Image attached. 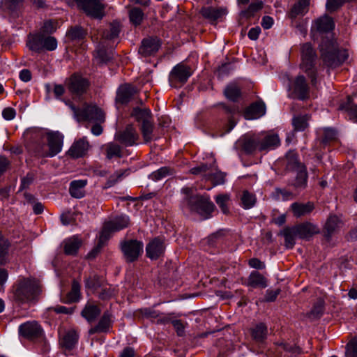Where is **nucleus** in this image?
<instances>
[{"label":"nucleus","mask_w":357,"mask_h":357,"mask_svg":"<svg viewBox=\"0 0 357 357\" xmlns=\"http://www.w3.org/2000/svg\"><path fill=\"white\" fill-rule=\"evenodd\" d=\"M335 24L333 18L324 15L318 18L312 26L311 31H314L319 33H326L323 37L319 45L321 59L325 66L329 68H336L342 65L349 57L347 51L339 49L337 43L334 40L330 31L334 29Z\"/></svg>","instance_id":"f257e3e1"},{"label":"nucleus","mask_w":357,"mask_h":357,"mask_svg":"<svg viewBox=\"0 0 357 357\" xmlns=\"http://www.w3.org/2000/svg\"><path fill=\"white\" fill-rule=\"evenodd\" d=\"M13 300L20 304L26 303H36L40 299L42 285L34 278H20L12 289Z\"/></svg>","instance_id":"f03ea898"},{"label":"nucleus","mask_w":357,"mask_h":357,"mask_svg":"<svg viewBox=\"0 0 357 357\" xmlns=\"http://www.w3.org/2000/svg\"><path fill=\"white\" fill-rule=\"evenodd\" d=\"M317 54L311 43H305L301 45L300 68L310 79L311 84L316 85L317 79Z\"/></svg>","instance_id":"7ed1b4c3"},{"label":"nucleus","mask_w":357,"mask_h":357,"mask_svg":"<svg viewBox=\"0 0 357 357\" xmlns=\"http://www.w3.org/2000/svg\"><path fill=\"white\" fill-rule=\"evenodd\" d=\"M182 206L190 211L197 213L204 219L209 218L215 208V204L207 195H196L183 199Z\"/></svg>","instance_id":"20e7f679"},{"label":"nucleus","mask_w":357,"mask_h":357,"mask_svg":"<svg viewBox=\"0 0 357 357\" xmlns=\"http://www.w3.org/2000/svg\"><path fill=\"white\" fill-rule=\"evenodd\" d=\"M68 105L78 121L103 123L105 120V113L96 105H84L82 109L75 107L72 103H69Z\"/></svg>","instance_id":"39448f33"},{"label":"nucleus","mask_w":357,"mask_h":357,"mask_svg":"<svg viewBox=\"0 0 357 357\" xmlns=\"http://www.w3.org/2000/svg\"><path fill=\"white\" fill-rule=\"evenodd\" d=\"M119 247L126 263L137 261L144 251L143 242L137 239L121 241Z\"/></svg>","instance_id":"423d86ee"},{"label":"nucleus","mask_w":357,"mask_h":357,"mask_svg":"<svg viewBox=\"0 0 357 357\" xmlns=\"http://www.w3.org/2000/svg\"><path fill=\"white\" fill-rule=\"evenodd\" d=\"M192 74V70L190 66L179 63L169 73V82L170 86L176 89L181 88L187 82Z\"/></svg>","instance_id":"0eeeda50"},{"label":"nucleus","mask_w":357,"mask_h":357,"mask_svg":"<svg viewBox=\"0 0 357 357\" xmlns=\"http://www.w3.org/2000/svg\"><path fill=\"white\" fill-rule=\"evenodd\" d=\"M77 7L87 15L101 20L105 16V5L100 0H74Z\"/></svg>","instance_id":"6e6552de"},{"label":"nucleus","mask_w":357,"mask_h":357,"mask_svg":"<svg viewBox=\"0 0 357 357\" xmlns=\"http://www.w3.org/2000/svg\"><path fill=\"white\" fill-rule=\"evenodd\" d=\"M129 223H130V220L128 216L121 215V216L116 217L113 220L107 222L105 225L104 229L102 233V236H100V238H102V236L107 231H116L121 230L124 228L128 227L129 225ZM102 247V239H100L97 246L89 252V256L90 257H95L96 256V255L100 252Z\"/></svg>","instance_id":"1a4fd4ad"},{"label":"nucleus","mask_w":357,"mask_h":357,"mask_svg":"<svg viewBox=\"0 0 357 357\" xmlns=\"http://www.w3.org/2000/svg\"><path fill=\"white\" fill-rule=\"evenodd\" d=\"M68 91L76 97L85 94L90 86L89 81L80 75L74 73L66 80Z\"/></svg>","instance_id":"9d476101"},{"label":"nucleus","mask_w":357,"mask_h":357,"mask_svg":"<svg viewBox=\"0 0 357 357\" xmlns=\"http://www.w3.org/2000/svg\"><path fill=\"white\" fill-rule=\"evenodd\" d=\"M19 334L28 340L36 341L43 337V330L37 321H27L19 326Z\"/></svg>","instance_id":"9b49d317"},{"label":"nucleus","mask_w":357,"mask_h":357,"mask_svg":"<svg viewBox=\"0 0 357 357\" xmlns=\"http://www.w3.org/2000/svg\"><path fill=\"white\" fill-rule=\"evenodd\" d=\"M161 45V40L158 37L145 38L141 42L138 52L144 57L152 56L158 52Z\"/></svg>","instance_id":"f8f14e48"},{"label":"nucleus","mask_w":357,"mask_h":357,"mask_svg":"<svg viewBox=\"0 0 357 357\" xmlns=\"http://www.w3.org/2000/svg\"><path fill=\"white\" fill-rule=\"evenodd\" d=\"M115 139L126 146H131L136 144L139 135L133 126L129 124L116 134Z\"/></svg>","instance_id":"ddd939ff"},{"label":"nucleus","mask_w":357,"mask_h":357,"mask_svg":"<svg viewBox=\"0 0 357 357\" xmlns=\"http://www.w3.org/2000/svg\"><path fill=\"white\" fill-rule=\"evenodd\" d=\"M112 318L113 316L109 311L107 310L104 312L98 324L89 329V333L93 335L96 333H109L113 324Z\"/></svg>","instance_id":"4468645a"},{"label":"nucleus","mask_w":357,"mask_h":357,"mask_svg":"<svg viewBox=\"0 0 357 357\" xmlns=\"http://www.w3.org/2000/svg\"><path fill=\"white\" fill-rule=\"evenodd\" d=\"M165 250L164 241L159 237H156L146 245V257L151 260H156L164 254Z\"/></svg>","instance_id":"2eb2a0df"},{"label":"nucleus","mask_w":357,"mask_h":357,"mask_svg":"<svg viewBox=\"0 0 357 357\" xmlns=\"http://www.w3.org/2000/svg\"><path fill=\"white\" fill-rule=\"evenodd\" d=\"M259 151H268L275 149L280 144V139L278 134L268 133L264 135H259Z\"/></svg>","instance_id":"dca6fc26"},{"label":"nucleus","mask_w":357,"mask_h":357,"mask_svg":"<svg viewBox=\"0 0 357 357\" xmlns=\"http://www.w3.org/2000/svg\"><path fill=\"white\" fill-rule=\"evenodd\" d=\"M136 93L137 89L133 85L122 84L117 89L116 102L121 105L127 104Z\"/></svg>","instance_id":"f3484780"},{"label":"nucleus","mask_w":357,"mask_h":357,"mask_svg":"<svg viewBox=\"0 0 357 357\" xmlns=\"http://www.w3.org/2000/svg\"><path fill=\"white\" fill-rule=\"evenodd\" d=\"M266 113V105L262 100L256 101L248 106L244 112L243 116L245 119H257Z\"/></svg>","instance_id":"a211bd4d"},{"label":"nucleus","mask_w":357,"mask_h":357,"mask_svg":"<svg viewBox=\"0 0 357 357\" xmlns=\"http://www.w3.org/2000/svg\"><path fill=\"white\" fill-rule=\"evenodd\" d=\"M47 146L50 158L57 155L61 151L63 144V137L59 132H50L47 134Z\"/></svg>","instance_id":"6ab92c4d"},{"label":"nucleus","mask_w":357,"mask_h":357,"mask_svg":"<svg viewBox=\"0 0 357 357\" xmlns=\"http://www.w3.org/2000/svg\"><path fill=\"white\" fill-rule=\"evenodd\" d=\"M298 237L301 239L309 240L313 235L319 233L317 227L309 222L294 226Z\"/></svg>","instance_id":"aec40b11"},{"label":"nucleus","mask_w":357,"mask_h":357,"mask_svg":"<svg viewBox=\"0 0 357 357\" xmlns=\"http://www.w3.org/2000/svg\"><path fill=\"white\" fill-rule=\"evenodd\" d=\"M199 13L204 19L213 23L225 15L227 14V10L223 8L204 6L200 9Z\"/></svg>","instance_id":"412c9836"},{"label":"nucleus","mask_w":357,"mask_h":357,"mask_svg":"<svg viewBox=\"0 0 357 357\" xmlns=\"http://www.w3.org/2000/svg\"><path fill=\"white\" fill-rule=\"evenodd\" d=\"M89 147V142L84 138L79 139L72 144L68 151V155L75 159L82 158L86 154Z\"/></svg>","instance_id":"4be33fe9"},{"label":"nucleus","mask_w":357,"mask_h":357,"mask_svg":"<svg viewBox=\"0 0 357 357\" xmlns=\"http://www.w3.org/2000/svg\"><path fill=\"white\" fill-rule=\"evenodd\" d=\"M238 142L242 150L247 154L252 153L256 149L259 150V135H245Z\"/></svg>","instance_id":"5701e85b"},{"label":"nucleus","mask_w":357,"mask_h":357,"mask_svg":"<svg viewBox=\"0 0 357 357\" xmlns=\"http://www.w3.org/2000/svg\"><path fill=\"white\" fill-rule=\"evenodd\" d=\"M294 91L299 100H305L309 97V86L303 75L296 77Z\"/></svg>","instance_id":"b1692460"},{"label":"nucleus","mask_w":357,"mask_h":357,"mask_svg":"<svg viewBox=\"0 0 357 357\" xmlns=\"http://www.w3.org/2000/svg\"><path fill=\"white\" fill-rule=\"evenodd\" d=\"M44 34L37 33L29 34L26 41V45L29 49L33 52L40 53L43 51Z\"/></svg>","instance_id":"393cba45"},{"label":"nucleus","mask_w":357,"mask_h":357,"mask_svg":"<svg viewBox=\"0 0 357 357\" xmlns=\"http://www.w3.org/2000/svg\"><path fill=\"white\" fill-rule=\"evenodd\" d=\"M247 285L252 288L264 289L268 286V280L261 273L254 271L248 278Z\"/></svg>","instance_id":"a878e982"},{"label":"nucleus","mask_w":357,"mask_h":357,"mask_svg":"<svg viewBox=\"0 0 357 357\" xmlns=\"http://www.w3.org/2000/svg\"><path fill=\"white\" fill-rule=\"evenodd\" d=\"M291 208L294 215L300 218L310 214L314 209V204L312 202L305 204L294 202L291 205Z\"/></svg>","instance_id":"bb28decb"},{"label":"nucleus","mask_w":357,"mask_h":357,"mask_svg":"<svg viewBox=\"0 0 357 357\" xmlns=\"http://www.w3.org/2000/svg\"><path fill=\"white\" fill-rule=\"evenodd\" d=\"M87 184L86 180H75L70 182L69 193L71 197L80 199L85 195L84 188Z\"/></svg>","instance_id":"cd10ccee"},{"label":"nucleus","mask_w":357,"mask_h":357,"mask_svg":"<svg viewBox=\"0 0 357 357\" xmlns=\"http://www.w3.org/2000/svg\"><path fill=\"white\" fill-rule=\"evenodd\" d=\"M342 221L337 215H331L327 219L324 227L325 236L330 238L331 236L341 227Z\"/></svg>","instance_id":"c85d7f7f"},{"label":"nucleus","mask_w":357,"mask_h":357,"mask_svg":"<svg viewBox=\"0 0 357 357\" xmlns=\"http://www.w3.org/2000/svg\"><path fill=\"white\" fill-rule=\"evenodd\" d=\"M101 310L96 305L86 303L81 312V315L88 322L93 321L100 314Z\"/></svg>","instance_id":"c756f323"},{"label":"nucleus","mask_w":357,"mask_h":357,"mask_svg":"<svg viewBox=\"0 0 357 357\" xmlns=\"http://www.w3.org/2000/svg\"><path fill=\"white\" fill-rule=\"evenodd\" d=\"M28 151L38 158L50 157L47 145L44 142H32L27 145Z\"/></svg>","instance_id":"7c9ffc66"},{"label":"nucleus","mask_w":357,"mask_h":357,"mask_svg":"<svg viewBox=\"0 0 357 357\" xmlns=\"http://www.w3.org/2000/svg\"><path fill=\"white\" fill-rule=\"evenodd\" d=\"M10 247V241L0 232V266L8 262Z\"/></svg>","instance_id":"2f4dec72"},{"label":"nucleus","mask_w":357,"mask_h":357,"mask_svg":"<svg viewBox=\"0 0 357 357\" xmlns=\"http://www.w3.org/2000/svg\"><path fill=\"white\" fill-rule=\"evenodd\" d=\"M286 167L288 170L296 172L305 167L299 161L298 154L294 151H289L286 155Z\"/></svg>","instance_id":"473e14b6"},{"label":"nucleus","mask_w":357,"mask_h":357,"mask_svg":"<svg viewBox=\"0 0 357 357\" xmlns=\"http://www.w3.org/2000/svg\"><path fill=\"white\" fill-rule=\"evenodd\" d=\"M121 32V25L117 21H113L109 24L108 29H105L102 34V37L104 39L109 40H115L119 38V35Z\"/></svg>","instance_id":"72a5a7b5"},{"label":"nucleus","mask_w":357,"mask_h":357,"mask_svg":"<svg viewBox=\"0 0 357 357\" xmlns=\"http://www.w3.org/2000/svg\"><path fill=\"white\" fill-rule=\"evenodd\" d=\"M281 234L284 238V245L288 249H291L294 246L296 243V238L298 237V235L295 231L294 227H286L281 231Z\"/></svg>","instance_id":"f704fd0d"},{"label":"nucleus","mask_w":357,"mask_h":357,"mask_svg":"<svg viewBox=\"0 0 357 357\" xmlns=\"http://www.w3.org/2000/svg\"><path fill=\"white\" fill-rule=\"evenodd\" d=\"M224 95L228 100L237 102L241 96V89L236 84L231 83L225 87Z\"/></svg>","instance_id":"c9c22d12"},{"label":"nucleus","mask_w":357,"mask_h":357,"mask_svg":"<svg viewBox=\"0 0 357 357\" xmlns=\"http://www.w3.org/2000/svg\"><path fill=\"white\" fill-rule=\"evenodd\" d=\"M80 296V284L77 280H74L72 282L71 289L68 293L66 298L63 300V302L66 303L77 302Z\"/></svg>","instance_id":"e433bc0d"},{"label":"nucleus","mask_w":357,"mask_h":357,"mask_svg":"<svg viewBox=\"0 0 357 357\" xmlns=\"http://www.w3.org/2000/svg\"><path fill=\"white\" fill-rule=\"evenodd\" d=\"M129 174V169H119L116 171L113 174L109 176L108 179L105 183L103 187L104 189L109 188L115 185L118 182L121 181L123 178Z\"/></svg>","instance_id":"4c0bfd02"},{"label":"nucleus","mask_w":357,"mask_h":357,"mask_svg":"<svg viewBox=\"0 0 357 357\" xmlns=\"http://www.w3.org/2000/svg\"><path fill=\"white\" fill-rule=\"evenodd\" d=\"M78 340V335L74 331H68L60 340V344L62 347L70 350L76 344Z\"/></svg>","instance_id":"58836bf2"},{"label":"nucleus","mask_w":357,"mask_h":357,"mask_svg":"<svg viewBox=\"0 0 357 357\" xmlns=\"http://www.w3.org/2000/svg\"><path fill=\"white\" fill-rule=\"evenodd\" d=\"M82 244L77 237H73L64 241V252L68 255H75Z\"/></svg>","instance_id":"ea45409f"},{"label":"nucleus","mask_w":357,"mask_h":357,"mask_svg":"<svg viewBox=\"0 0 357 357\" xmlns=\"http://www.w3.org/2000/svg\"><path fill=\"white\" fill-rule=\"evenodd\" d=\"M339 109L347 112L349 119L354 122L357 123V105L352 102V99L348 97L346 102L342 103Z\"/></svg>","instance_id":"a19ab883"},{"label":"nucleus","mask_w":357,"mask_h":357,"mask_svg":"<svg viewBox=\"0 0 357 357\" xmlns=\"http://www.w3.org/2000/svg\"><path fill=\"white\" fill-rule=\"evenodd\" d=\"M268 328L265 324L259 323L252 329V338L259 342H263L267 337Z\"/></svg>","instance_id":"79ce46f5"},{"label":"nucleus","mask_w":357,"mask_h":357,"mask_svg":"<svg viewBox=\"0 0 357 357\" xmlns=\"http://www.w3.org/2000/svg\"><path fill=\"white\" fill-rule=\"evenodd\" d=\"M105 154L108 160H112L114 158H121L123 156L121 146L114 142L106 145Z\"/></svg>","instance_id":"37998d69"},{"label":"nucleus","mask_w":357,"mask_h":357,"mask_svg":"<svg viewBox=\"0 0 357 357\" xmlns=\"http://www.w3.org/2000/svg\"><path fill=\"white\" fill-rule=\"evenodd\" d=\"M131 115L134 116L139 122L149 121L152 120L151 112L149 109H141L139 107H134L132 110Z\"/></svg>","instance_id":"c03bdc74"},{"label":"nucleus","mask_w":357,"mask_h":357,"mask_svg":"<svg viewBox=\"0 0 357 357\" xmlns=\"http://www.w3.org/2000/svg\"><path fill=\"white\" fill-rule=\"evenodd\" d=\"M297 172L294 186L298 189H305L307 183V172L306 167L296 171Z\"/></svg>","instance_id":"a18cd8bd"},{"label":"nucleus","mask_w":357,"mask_h":357,"mask_svg":"<svg viewBox=\"0 0 357 357\" xmlns=\"http://www.w3.org/2000/svg\"><path fill=\"white\" fill-rule=\"evenodd\" d=\"M337 139V131L331 128L323 129L322 137L320 139V144L324 148L326 145Z\"/></svg>","instance_id":"49530a36"},{"label":"nucleus","mask_w":357,"mask_h":357,"mask_svg":"<svg viewBox=\"0 0 357 357\" xmlns=\"http://www.w3.org/2000/svg\"><path fill=\"white\" fill-rule=\"evenodd\" d=\"M241 200L243 208L245 209H250L255 205L257 198L255 194L251 193L248 190H244L242 192Z\"/></svg>","instance_id":"de8ad7c7"},{"label":"nucleus","mask_w":357,"mask_h":357,"mask_svg":"<svg viewBox=\"0 0 357 357\" xmlns=\"http://www.w3.org/2000/svg\"><path fill=\"white\" fill-rule=\"evenodd\" d=\"M325 302L323 298H319L314 303L313 307L310 312L308 313V317L311 319H318L322 316L324 311Z\"/></svg>","instance_id":"09e8293b"},{"label":"nucleus","mask_w":357,"mask_h":357,"mask_svg":"<svg viewBox=\"0 0 357 357\" xmlns=\"http://www.w3.org/2000/svg\"><path fill=\"white\" fill-rule=\"evenodd\" d=\"M309 116L307 115H299L292 119V125L294 131H303L308 127Z\"/></svg>","instance_id":"8fccbe9b"},{"label":"nucleus","mask_w":357,"mask_h":357,"mask_svg":"<svg viewBox=\"0 0 357 357\" xmlns=\"http://www.w3.org/2000/svg\"><path fill=\"white\" fill-rule=\"evenodd\" d=\"M24 0H1V7L10 13L17 12L21 8Z\"/></svg>","instance_id":"3c124183"},{"label":"nucleus","mask_w":357,"mask_h":357,"mask_svg":"<svg viewBox=\"0 0 357 357\" xmlns=\"http://www.w3.org/2000/svg\"><path fill=\"white\" fill-rule=\"evenodd\" d=\"M145 143L150 142L153 139V124L152 120L144 122L140 128Z\"/></svg>","instance_id":"603ef678"},{"label":"nucleus","mask_w":357,"mask_h":357,"mask_svg":"<svg viewBox=\"0 0 357 357\" xmlns=\"http://www.w3.org/2000/svg\"><path fill=\"white\" fill-rule=\"evenodd\" d=\"M310 3V0H299L295 3L291 10V17L295 18L298 15H302L306 12V9Z\"/></svg>","instance_id":"864d4df0"},{"label":"nucleus","mask_w":357,"mask_h":357,"mask_svg":"<svg viewBox=\"0 0 357 357\" xmlns=\"http://www.w3.org/2000/svg\"><path fill=\"white\" fill-rule=\"evenodd\" d=\"M174 174V169L169 167H162L159 169L153 172L151 175L150 178L153 181H159L167 176L172 175Z\"/></svg>","instance_id":"5fc2aeb1"},{"label":"nucleus","mask_w":357,"mask_h":357,"mask_svg":"<svg viewBox=\"0 0 357 357\" xmlns=\"http://www.w3.org/2000/svg\"><path fill=\"white\" fill-rule=\"evenodd\" d=\"M216 204L220 208L222 212L224 214H228L229 213L227 204L230 200V195L229 194H220L215 197Z\"/></svg>","instance_id":"6e6d98bb"},{"label":"nucleus","mask_w":357,"mask_h":357,"mask_svg":"<svg viewBox=\"0 0 357 357\" xmlns=\"http://www.w3.org/2000/svg\"><path fill=\"white\" fill-rule=\"evenodd\" d=\"M263 8V2L258 1L255 3L250 4L248 8L241 12V15L246 18H250L255 15V14L260 10Z\"/></svg>","instance_id":"4d7b16f0"},{"label":"nucleus","mask_w":357,"mask_h":357,"mask_svg":"<svg viewBox=\"0 0 357 357\" xmlns=\"http://www.w3.org/2000/svg\"><path fill=\"white\" fill-rule=\"evenodd\" d=\"M144 13L139 8H133L129 12L130 22L135 26L139 25L143 20Z\"/></svg>","instance_id":"13d9d810"},{"label":"nucleus","mask_w":357,"mask_h":357,"mask_svg":"<svg viewBox=\"0 0 357 357\" xmlns=\"http://www.w3.org/2000/svg\"><path fill=\"white\" fill-rule=\"evenodd\" d=\"M67 34L72 40H81L85 37L86 32L82 26H75L70 28Z\"/></svg>","instance_id":"bf43d9fd"},{"label":"nucleus","mask_w":357,"mask_h":357,"mask_svg":"<svg viewBox=\"0 0 357 357\" xmlns=\"http://www.w3.org/2000/svg\"><path fill=\"white\" fill-rule=\"evenodd\" d=\"M226 176V173L217 171L215 173L209 174L208 178L212 181L214 185H222L225 183Z\"/></svg>","instance_id":"052dcab7"},{"label":"nucleus","mask_w":357,"mask_h":357,"mask_svg":"<svg viewBox=\"0 0 357 357\" xmlns=\"http://www.w3.org/2000/svg\"><path fill=\"white\" fill-rule=\"evenodd\" d=\"M101 286V278L98 275H93L85 280V287L88 289H96Z\"/></svg>","instance_id":"680f3d73"},{"label":"nucleus","mask_w":357,"mask_h":357,"mask_svg":"<svg viewBox=\"0 0 357 357\" xmlns=\"http://www.w3.org/2000/svg\"><path fill=\"white\" fill-rule=\"evenodd\" d=\"M57 47V40L54 37L44 35L43 50L53 51Z\"/></svg>","instance_id":"e2e57ef3"},{"label":"nucleus","mask_w":357,"mask_h":357,"mask_svg":"<svg viewBox=\"0 0 357 357\" xmlns=\"http://www.w3.org/2000/svg\"><path fill=\"white\" fill-rule=\"evenodd\" d=\"M346 357H357V339H352L347 343Z\"/></svg>","instance_id":"0e129e2a"},{"label":"nucleus","mask_w":357,"mask_h":357,"mask_svg":"<svg viewBox=\"0 0 357 357\" xmlns=\"http://www.w3.org/2000/svg\"><path fill=\"white\" fill-rule=\"evenodd\" d=\"M142 316L146 319H155L160 315V312L151 307H146L140 310Z\"/></svg>","instance_id":"69168bd1"},{"label":"nucleus","mask_w":357,"mask_h":357,"mask_svg":"<svg viewBox=\"0 0 357 357\" xmlns=\"http://www.w3.org/2000/svg\"><path fill=\"white\" fill-rule=\"evenodd\" d=\"M280 293V289H276L275 290L273 289H267L266 291V294L263 299L264 302H273L276 300L278 296Z\"/></svg>","instance_id":"338daca9"},{"label":"nucleus","mask_w":357,"mask_h":357,"mask_svg":"<svg viewBox=\"0 0 357 357\" xmlns=\"http://www.w3.org/2000/svg\"><path fill=\"white\" fill-rule=\"evenodd\" d=\"M56 26L55 23L51 20L47 21L44 23L43 26L41 28V32L45 35V33L50 34L55 31Z\"/></svg>","instance_id":"774afa93"}]
</instances>
